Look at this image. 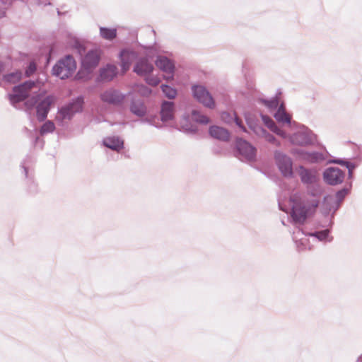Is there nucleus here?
I'll return each mask as SVG.
<instances>
[{
    "instance_id": "nucleus-1",
    "label": "nucleus",
    "mask_w": 362,
    "mask_h": 362,
    "mask_svg": "<svg viewBox=\"0 0 362 362\" xmlns=\"http://www.w3.org/2000/svg\"><path fill=\"white\" fill-rule=\"evenodd\" d=\"M34 89H38L36 82L28 80L19 85L15 86L12 93L8 95L11 104L16 108L18 105L24 102L26 110L36 107V117L39 122H43L47 119L52 105L54 102V96L49 95L42 98L41 93Z\"/></svg>"
},
{
    "instance_id": "nucleus-2",
    "label": "nucleus",
    "mask_w": 362,
    "mask_h": 362,
    "mask_svg": "<svg viewBox=\"0 0 362 362\" xmlns=\"http://www.w3.org/2000/svg\"><path fill=\"white\" fill-rule=\"evenodd\" d=\"M290 201L292 203L291 216L295 223H304L317 206V202L310 203L296 195L291 197Z\"/></svg>"
},
{
    "instance_id": "nucleus-3",
    "label": "nucleus",
    "mask_w": 362,
    "mask_h": 362,
    "mask_svg": "<svg viewBox=\"0 0 362 362\" xmlns=\"http://www.w3.org/2000/svg\"><path fill=\"white\" fill-rule=\"evenodd\" d=\"M76 69V63L71 55H66L59 59L52 67V75L61 79H66L70 77Z\"/></svg>"
},
{
    "instance_id": "nucleus-4",
    "label": "nucleus",
    "mask_w": 362,
    "mask_h": 362,
    "mask_svg": "<svg viewBox=\"0 0 362 362\" xmlns=\"http://www.w3.org/2000/svg\"><path fill=\"white\" fill-rule=\"evenodd\" d=\"M84 97L78 95L73 98L67 105L62 106L58 111L57 118L60 120L71 119L76 113L81 112L83 110Z\"/></svg>"
},
{
    "instance_id": "nucleus-5",
    "label": "nucleus",
    "mask_w": 362,
    "mask_h": 362,
    "mask_svg": "<svg viewBox=\"0 0 362 362\" xmlns=\"http://www.w3.org/2000/svg\"><path fill=\"white\" fill-rule=\"evenodd\" d=\"M193 97L204 106L213 109L215 101L209 90L202 85H193L191 88Z\"/></svg>"
},
{
    "instance_id": "nucleus-6",
    "label": "nucleus",
    "mask_w": 362,
    "mask_h": 362,
    "mask_svg": "<svg viewBox=\"0 0 362 362\" xmlns=\"http://www.w3.org/2000/svg\"><path fill=\"white\" fill-rule=\"evenodd\" d=\"M316 136L308 127L303 126L298 131L293 134L290 141L293 144L298 146H308L313 144Z\"/></svg>"
},
{
    "instance_id": "nucleus-7",
    "label": "nucleus",
    "mask_w": 362,
    "mask_h": 362,
    "mask_svg": "<svg viewBox=\"0 0 362 362\" xmlns=\"http://www.w3.org/2000/svg\"><path fill=\"white\" fill-rule=\"evenodd\" d=\"M127 97L118 89L110 88L100 94V99L102 102L113 106H120Z\"/></svg>"
},
{
    "instance_id": "nucleus-8",
    "label": "nucleus",
    "mask_w": 362,
    "mask_h": 362,
    "mask_svg": "<svg viewBox=\"0 0 362 362\" xmlns=\"http://www.w3.org/2000/svg\"><path fill=\"white\" fill-rule=\"evenodd\" d=\"M274 158L282 175L286 177H292L293 172V162L291 157L279 151H276L274 152Z\"/></svg>"
},
{
    "instance_id": "nucleus-9",
    "label": "nucleus",
    "mask_w": 362,
    "mask_h": 362,
    "mask_svg": "<svg viewBox=\"0 0 362 362\" xmlns=\"http://www.w3.org/2000/svg\"><path fill=\"white\" fill-rule=\"evenodd\" d=\"M235 149L247 160L252 161L256 158V148L246 140L240 138L237 139Z\"/></svg>"
},
{
    "instance_id": "nucleus-10",
    "label": "nucleus",
    "mask_w": 362,
    "mask_h": 362,
    "mask_svg": "<svg viewBox=\"0 0 362 362\" xmlns=\"http://www.w3.org/2000/svg\"><path fill=\"white\" fill-rule=\"evenodd\" d=\"M100 52L98 49L89 50L81 59V66L88 74L91 73L98 65Z\"/></svg>"
},
{
    "instance_id": "nucleus-11",
    "label": "nucleus",
    "mask_w": 362,
    "mask_h": 362,
    "mask_svg": "<svg viewBox=\"0 0 362 362\" xmlns=\"http://www.w3.org/2000/svg\"><path fill=\"white\" fill-rule=\"evenodd\" d=\"M155 64L160 71L170 75L168 79L173 78L175 64L173 60L165 56L158 55L155 61Z\"/></svg>"
},
{
    "instance_id": "nucleus-12",
    "label": "nucleus",
    "mask_w": 362,
    "mask_h": 362,
    "mask_svg": "<svg viewBox=\"0 0 362 362\" xmlns=\"http://www.w3.org/2000/svg\"><path fill=\"white\" fill-rule=\"evenodd\" d=\"M153 70V65L146 57H140L133 67V71L140 76L150 75Z\"/></svg>"
},
{
    "instance_id": "nucleus-13",
    "label": "nucleus",
    "mask_w": 362,
    "mask_h": 362,
    "mask_svg": "<svg viewBox=\"0 0 362 362\" xmlns=\"http://www.w3.org/2000/svg\"><path fill=\"white\" fill-rule=\"evenodd\" d=\"M137 56V53L133 50L123 49L120 51L119 58L122 74H125L129 69L132 63Z\"/></svg>"
},
{
    "instance_id": "nucleus-14",
    "label": "nucleus",
    "mask_w": 362,
    "mask_h": 362,
    "mask_svg": "<svg viewBox=\"0 0 362 362\" xmlns=\"http://www.w3.org/2000/svg\"><path fill=\"white\" fill-rule=\"evenodd\" d=\"M175 112V103L172 101L163 100L160 105V120L166 122L174 119Z\"/></svg>"
},
{
    "instance_id": "nucleus-15",
    "label": "nucleus",
    "mask_w": 362,
    "mask_h": 362,
    "mask_svg": "<svg viewBox=\"0 0 362 362\" xmlns=\"http://www.w3.org/2000/svg\"><path fill=\"white\" fill-rule=\"evenodd\" d=\"M117 74L118 69L117 66L107 64L105 66L100 68L98 80L100 82H109L112 81Z\"/></svg>"
},
{
    "instance_id": "nucleus-16",
    "label": "nucleus",
    "mask_w": 362,
    "mask_h": 362,
    "mask_svg": "<svg viewBox=\"0 0 362 362\" xmlns=\"http://www.w3.org/2000/svg\"><path fill=\"white\" fill-rule=\"evenodd\" d=\"M129 111L139 117H143L147 113V107L143 100L132 98L129 104Z\"/></svg>"
},
{
    "instance_id": "nucleus-17",
    "label": "nucleus",
    "mask_w": 362,
    "mask_h": 362,
    "mask_svg": "<svg viewBox=\"0 0 362 362\" xmlns=\"http://www.w3.org/2000/svg\"><path fill=\"white\" fill-rule=\"evenodd\" d=\"M247 124L250 127V128L252 130V132L262 136L265 138V139L274 144L276 146H279L280 145V142L276 140L275 136L272 134H271L269 132H268L265 129H264L262 127L256 124H251L247 122Z\"/></svg>"
},
{
    "instance_id": "nucleus-18",
    "label": "nucleus",
    "mask_w": 362,
    "mask_h": 362,
    "mask_svg": "<svg viewBox=\"0 0 362 362\" xmlns=\"http://www.w3.org/2000/svg\"><path fill=\"white\" fill-rule=\"evenodd\" d=\"M296 153L304 160L310 163H318L325 160V155L317 151H297Z\"/></svg>"
},
{
    "instance_id": "nucleus-19",
    "label": "nucleus",
    "mask_w": 362,
    "mask_h": 362,
    "mask_svg": "<svg viewBox=\"0 0 362 362\" xmlns=\"http://www.w3.org/2000/svg\"><path fill=\"white\" fill-rule=\"evenodd\" d=\"M325 181L331 185H336L339 183V169L337 168H328L323 173Z\"/></svg>"
},
{
    "instance_id": "nucleus-20",
    "label": "nucleus",
    "mask_w": 362,
    "mask_h": 362,
    "mask_svg": "<svg viewBox=\"0 0 362 362\" xmlns=\"http://www.w3.org/2000/svg\"><path fill=\"white\" fill-rule=\"evenodd\" d=\"M209 133L211 137L221 141H227L230 139L229 132L226 129L218 126H211Z\"/></svg>"
},
{
    "instance_id": "nucleus-21",
    "label": "nucleus",
    "mask_w": 362,
    "mask_h": 362,
    "mask_svg": "<svg viewBox=\"0 0 362 362\" xmlns=\"http://www.w3.org/2000/svg\"><path fill=\"white\" fill-rule=\"evenodd\" d=\"M103 143L105 147L117 152L124 148V141L118 136L107 137Z\"/></svg>"
},
{
    "instance_id": "nucleus-22",
    "label": "nucleus",
    "mask_w": 362,
    "mask_h": 362,
    "mask_svg": "<svg viewBox=\"0 0 362 362\" xmlns=\"http://www.w3.org/2000/svg\"><path fill=\"white\" fill-rule=\"evenodd\" d=\"M262 120L264 122V124L274 133L276 134L277 135L281 136L283 138H285L286 136V134L275 123V122L273 120L272 118L267 115H261Z\"/></svg>"
},
{
    "instance_id": "nucleus-23",
    "label": "nucleus",
    "mask_w": 362,
    "mask_h": 362,
    "mask_svg": "<svg viewBox=\"0 0 362 362\" xmlns=\"http://www.w3.org/2000/svg\"><path fill=\"white\" fill-rule=\"evenodd\" d=\"M274 118L279 122L291 123V117L286 112V107L284 103H281L274 114Z\"/></svg>"
},
{
    "instance_id": "nucleus-24",
    "label": "nucleus",
    "mask_w": 362,
    "mask_h": 362,
    "mask_svg": "<svg viewBox=\"0 0 362 362\" xmlns=\"http://www.w3.org/2000/svg\"><path fill=\"white\" fill-rule=\"evenodd\" d=\"M299 175L302 182L304 184H313L316 181V176L315 174L303 166L300 167Z\"/></svg>"
},
{
    "instance_id": "nucleus-25",
    "label": "nucleus",
    "mask_w": 362,
    "mask_h": 362,
    "mask_svg": "<svg viewBox=\"0 0 362 362\" xmlns=\"http://www.w3.org/2000/svg\"><path fill=\"white\" fill-rule=\"evenodd\" d=\"M22 72L16 70L15 71L3 75L2 80L8 83H16L22 78Z\"/></svg>"
},
{
    "instance_id": "nucleus-26",
    "label": "nucleus",
    "mask_w": 362,
    "mask_h": 362,
    "mask_svg": "<svg viewBox=\"0 0 362 362\" xmlns=\"http://www.w3.org/2000/svg\"><path fill=\"white\" fill-rule=\"evenodd\" d=\"M100 36L107 40H112L117 37V30L106 27H100Z\"/></svg>"
},
{
    "instance_id": "nucleus-27",
    "label": "nucleus",
    "mask_w": 362,
    "mask_h": 362,
    "mask_svg": "<svg viewBox=\"0 0 362 362\" xmlns=\"http://www.w3.org/2000/svg\"><path fill=\"white\" fill-rule=\"evenodd\" d=\"M307 235L313 237L319 241H331V239L329 238L328 229L316 230L312 233H309Z\"/></svg>"
},
{
    "instance_id": "nucleus-28",
    "label": "nucleus",
    "mask_w": 362,
    "mask_h": 362,
    "mask_svg": "<svg viewBox=\"0 0 362 362\" xmlns=\"http://www.w3.org/2000/svg\"><path fill=\"white\" fill-rule=\"evenodd\" d=\"M281 94V92L279 93V95H280ZM279 97L278 94H276L274 97L272 98L271 99H262L261 100L262 103L268 108L272 110L278 109L279 107Z\"/></svg>"
},
{
    "instance_id": "nucleus-29",
    "label": "nucleus",
    "mask_w": 362,
    "mask_h": 362,
    "mask_svg": "<svg viewBox=\"0 0 362 362\" xmlns=\"http://www.w3.org/2000/svg\"><path fill=\"white\" fill-rule=\"evenodd\" d=\"M192 119L194 122L202 124H207L210 122V119L207 116L202 115L197 110H193L192 111Z\"/></svg>"
},
{
    "instance_id": "nucleus-30",
    "label": "nucleus",
    "mask_w": 362,
    "mask_h": 362,
    "mask_svg": "<svg viewBox=\"0 0 362 362\" xmlns=\"http://www.w3.org/2000/svg\"><path fill=\"white\" fill-rule=\"evenodd\" d=\"M160 88L165 96L168 99H174L177 95V90L169 85L162 84Z\"/></svg>"
},
{
    "instance_id": "nucleus-31",
    "label": "nucleus",
    "mask_w": 362,
    "mask_h": 362,
    "mask_svg": "<svg viewBox=\"0 0 362 362\" xmlns=\"http://www.w3.org/2000/svg\"><path fill=\"white\" fill-rule=\"evenodd\" d=\"M54 129L55 126L54 122L52 121H47L41 127L40 132L41 135H43L47 133H52L54 131Z\"/></svg>"
},
{
    "instance_id": "nucleus-32",
    "label": "nucleus",
    "mask_w": 362,
    "mask_h": 362,
    "mask_svg": "<svg viewBox=\"0 0 362 362\" xmlns=\"http://www.w3.org/2000/svg\"><path fill=\"white\" fill-rule=\"evenodd\" d=\"M182 131L186 134H194L197 132V128L195 125L191 123H187L181 126Z\"/></svg>"
},
{
    "instance_id": "nucleus-33",
    "label": "nucleus",
    "mask_w": 362,
    "mask_h": 362,
    "mask_svg": "<svg viewBox=\"0 0 362 362\" xmlns=\"http://www.w3.org/2000/svg\"><path fill=\"white\" fill-rule=\"evenodd\" d=\"M145 81L150 86H156L160 83V80L158 77L151 76L150 74L145 76Z\"/></svg>"
},
{
    "instance_id": "nucleus-34",
    "label": "nucleus",
    "mask_w": 362,
    "mask_h": 362,
    "mask_svg": "<svg viewBox=\"0 0 362 362\" xmlns=\"http://www.w3.org/2000/svg\"><path fill=\"white\" fill-rule=\"evenodd\" d=\"M37 69V66L35 62H30L28 66L26 67V69L25 71V74L26 76L29 77L31 75H33Z\"/></svg>"
},
{
    "instance_id": "nucleus-35",
    "label": "nucleus",
    "mask_w": 362,
    "mask_h": 362,
    "mask_svg": "<svg viewBox=\"0 0 362 362\" xmlns=\"http://www.w3.org/2000/svg\"><path fill=\"white\" fill-rule=\"evenodd\" d=\"M341 166H344L348 169L349 177H352L353 170L355 168V165L349 162L341 160L340 161Z\"/></svg>"
},
{
    "instance_id": "nucleus-36",
    "label": "nucleus",
    "mask_w": 362,
    "mask_h": 362,
    "mask_svg": "<svg viewBox=\"0 0 362 362\" xmlns=\"http://www.w3.org/2000/svg\"><path fill=\"white\" fill-rule=\"evenodd\" d=\"M233 117L235 124L238 127H240L243 130V132H247V129L243 125L242 120L240 118H238L235 113L233 114Z\"/></svg>"
},
{
    "instance_id": "nucleus-37",
    "label": "nucleus",
    "mask_w": 362,
    "mask_h": 362,
    "mask_svg": "<svg viewBox=\"0 0 362 362\" xmlns=\"http://www.w3.org/2000/svg\"><path fill=\"white\" fill-rule=\"evenodd\" d=\"M74 47L77 49L78 52L81 54L85 52V46L81 43L78 40H76L74 42Z\"/></svg>"
},
{
    "instance_id": "nucleus-38",
    "label": "nucleus",
    "mask_w": 362,
    "mask_h": 362,
    "mask_svg": "<svg viewBox=\"0 0 362 362\" xmlns=\"http://www.w3.org/2000/svg\"><path fill=\"white\" fill-rule=\"evenodd\" d=\"M141 95L144 96H148L151 93V90L147 86H143L141 89Z\"/></svg>"
},
{
    "instance_id": "nucleus-39",
    "label": "nucleus",
    "mask_w": 362,
    "mask_h": 362,
    "mask_svg": "<svg viewBox=\"0 0 362 362\" xmlns=\"http://www.w3.org/2000/svg\"><path fill=\"white\" fill-rule=\"evenodd\" d=\"M221 118L226 122H230L233 119V116L230 113L224 112L221 114Z\"/></svg>"
},
{
    "instance_id": "nucleus-40",
    "label": "nucleus",
    "mask_w": 362,
    "mask_h": 362,
    "mask_svg": "<svg viewBox=\"0 0 362 362\" xmlns=\"http://www.w3.org/2000/svg\"><path fill=\"white\" fill-rule=\"evenodd\" d=\"M351 185L350 184L349 187L347 188H344L343 189H341V192H340V194H341V199L345 197L346 194H348L350 192V189H351Z\"/></svg>"
},
{
    "instance_id": "nucleus-41",
    "label": "nucleus",
    "mask_w": 362,
    "mask_h": 362,
    "mask_svg": "<svg viewBox=\"0 0 362 362\" xmlns=\"http://www.w3.org/2000/svg\"><path fill=\"white\" fill-rule=\"evenodd\" d=\"M29 191L31 193H35L37 192V185L34 182H33L29 187Z\"/></svg>"
},
{
    "instance_id": "nucleus-42",
    "label": "nucleus",
    "mask_w": 362,
    "mask_h": 362,
    "mask_svg": "<svg viewBox=\"0 0 362 362\" xmlns=\"http://www.w3.org/2000/svg\"><path fill=\"white\" fill-rule=\"evenodd\" d=\"M335 204L336 206L338 208L339 206V190L335 192Z\"/></svg>"
},
{
    "instance_id": "nucleus-43",
    "label": "nucleus",
    "mask_w": 362,
    "mask_h": 362,
    "mask_svg": "<svg viewBox=\"0 0 362 362\" xmlns=\"http://www.w3.org/2000/svg\"><path fill=\"white\" fill-rule=\"evenodd\" d=\"M5 69V64L0 61V74L4 71Z\"/></svg>"
},
{
    "instance_id": "nucleus-44",
    "label": "nucleus",
    "mask_w": 362,
    "mask_h": 362,
    "mask_svg": "<svg viewBox=\"0 0 362 362\" xmlns=\"http://www.w3.org/2000/svg\"><path fill=\"white\" fill-rule=\"evenodd\" d=\"M21 166L23 168V171H24L25 177H28V168L24 165V163H22Z\"/></svg>"
},
{
    "instance_id": "nucleus-45",
    "label": "nucleus",
    "mask_w": 362,
    "mask_h": 362,
    "mask_svg": "<svg viewBox=\"0 0 362 362\" xmlns=\"http://www.w3.org/2000/svg\"><path fill=\"white\" fill-rule=\"evenodd\" d=\"M328 163H333L336 164H339V158H337L332 160H329Z\"/></svg>"
},
{
    "instance_id": "nucleus-46",
    "label": "nucleus",
    "mask_w": 362,
    "mask_h": 362,
    "mask_svg": "<svg viewBox=\"0 0 362 362\" xmlns=\"http://www.w3.org/2000/svg\"><path fill=\"white\" fill-rule=\"evenodd\" d=\"M279 209H280L281 211H285V209H283V208L281 207V204H279Z\"/></svg>"
},
{
    "instance_id": "nucleus-47",
    "label": "nucleus",
    "mask_w": 362,
    "mask_h": 362,
    "mask_svg": "<svg viewBox=\"0 0 362 362\" xmlns=\"http://www.w3.org/2000/svg\"><path fill=\"white\" fill-rule=\"evenodd\" d=\"M141 122H149V120L148 119H142Z\"/></svg>"
},
{
    "instance_id": "nucleus-48",
    "label": "nucleus",
    "mask_w": 362,
    "mask_h": 362,
    "mask_svg": "<svg viewBox=\"0 0 362 362\" xmlns=\"http://www.w3.org/2000/svg\"><path fill=\"white\" fill-rule=\"evenodd\" d=\"M39 139H40V138H39V136H36V137H35V142H37V141H38V140H39Z\"/></svg>"
},
{
    "instance_id": "nucleus-49",
    "label": "nucleus",
    "mask_w": 362,
    "mask_h": 362,
    "mask_svg": "<svg viewBox=\"0 0 362 362\" xmlns=\"http://www.w3.org/2000/svg\"><path fill=\"white\" fill-rule=\"evenodd\" d=\"M79 75H80V72L77 73V76H78V78H81V76H80Z\"/></svg>"
}]
</instances>
